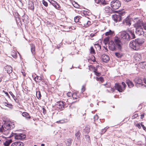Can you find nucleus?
<instances>
[{"instance_id":"obj_47","label":"nucleus","mask_w":146,"mask_h":146,"mask_svg":"<svg viewBox=\"0 0 146 146\" xmlns=\"http://www.w3.org/2000/svg\"><path fill=\"white\" fill-rule=\"evenodd\" d=\"M75 135L77 139H78V138L80 136V133L79 131H78L75 134Z\"/></svg>"},{"instance_id":"obj_16","label":"nucleus","mask_w":146,"mask_h":146,"mask_svg":"<svg viewBox=\"0 0 146 146\" xmlns=\"http://www.w3.org/2000/svg\"><path fill=\"white\" fill-rule=\"evenodd\" d=\"M12 146H24V143L21 141H17L12 144Z\"/></svg>"},{"instance_id":"obj_6","label":"nucleus","mask_w":146,"mask_h":146,"mask_svg":"<svg viewBox=\"0 0 146 146\" xmlns=\"http://www.w3.org/2000/svg\"><path fill=\"white\" fill-rule=\"evenodd\" d=\"M14 136L15 138L17 139H22L26 137V135L23 134H17L15 133H13L9 137H11Z\"/></svg>"},{"instance_id":"obj_55","label":"nucleus","mask_w":146,"mask_h":146,"mask_svg":"<svg viewBox=\"0 0 146 146\" xmlns=\"http://www.w3.org/2000/svg\"><path fill=\"white\" fill-rule=\"evenodd\" d=\"M100 0H95V3H100Z\"/></svg>"},{"instance_id":"obj_2","label":"nucleus","mask_w":146,"mask_h":146,"mask_svg":"<svg viewBox=\"0 0 146 146\" xmlns=\"http://www.w3.org/2000/svg\"><path fill=\"white\" fill-rule=\"evenodd\" d=\"M134 25L136 28V34L139 36H144V32L141 26V24H139V22H137Z\"/></svg>"},{"instance_id":"obj_39","label":"nucleus","mask_w":146,"mask_h":146,"mask_svg":"<svg viewBox=\"0 0 146 146\" xmlns=\"http://www.w3.org/2000/svg\"><path fill=\"white\" fill-rule=\"evenodd\" d=\"M36 96L38 99L40 98L41 97V95L39 91L36 92Z\"/></svg>"},{"instance_id":"obj_7","label":"nucleus","mask_w":146,"mask_h":146,"mask_svg":"<svg viewBox=\"0 0 146 146\" xmlns=\"http://www.w3.org/2000/svg\"><path fill=\"white\" fill-rule=\"evenodd\" d=\"M124 14H125L124 13H120L114 15L112 16V18L115 22H119L121 20V17Z\"/></svg>"},{"instance_id":"obj_41","label":"nucleus","mask_w":146,"mask_h":146,"mask_svg":"<svg viewBox=\"0 0 146 146\" xmlns=\"http://www.w3.org/2000/svg\"><path fill=\"white\" fill-rule=\"evenodd\" d=\"M96 80L97 81H100L101 82H103L104 81V79L102 77H97L96 78Z\"/></svg>"},{"instance_id":"obj_10","label":"nucleus","mask_w":146,"mask_h":146,"mask_svg":"<svg viewBox=\"0 0 146 146\" xmlns=\"http://www.w3.org/2000/svg\"><path fill=\"white\" fill-rule=\"evenodd\" d=\"M55 107L57 110H61L64 108V106L63 102L61 101L57 102L55 104Z\"/></svg>"},{"instance_id":"obj_38","label":"nucleus","mask_w":146,"mask_h":146,"mask_svg":"<svg viewBox=\"0 0 146 146\" xmlns=\"http://www.w3.org/2000/svg\"><path fill=\"white\" fill-rule=\"evenodd\" d=\"M72 4L74 6L75 8H78L80 7V5L77 3L75 2H74Z\"/></svg>"},{"instance_id":"obj_52","label":"nucleus","mask_w":146,"mask_h":146,"mask_svg":"<svg viewBox=\"0 0 146 146\" xmlns=\"http://www.w3.org/2000/svg\"><path fill=\"white\" fill-rule=\"evenodd\" d=\"M136 126L139 129H140L141 128V126L139 123H137L136 125Z\"/></svg>"},{"instance_id":"obj_15","label":"nucleus","mask_w":146,"mask_h":146,"mask_svg":"<svg viewBox=\"0 0 146 146\" xmlns=\"http://www.w3.org/2000/svg\"><path fill=\"white\" fill-rule=\"evenodd\" d=\"M84 25L85 27H87L91 25V22L88 21L87 19L85 18L83 21Z\"/></svg>"},{"instance_id":"obj_56","label":"nucleus","mask_w":146,"mask_h":146,"mask_svg":"<svg viewBox=\"0 0 146 146\" xmlns=\"http://www.w3.org/2000/svg\"><path fill=\"white\" fill-rule=\"evenodd\" d=\"M42 110L43 111V113L44 114H45L46 112V110L44 108H43Z\"/></svg>"},{"instance_id":"obj_28","label":"nucleus","mask_w":146,"mask_h":146,"mask_svg":"<svg viewBox=\"0 0 146 146\" xmlns=\"http://www.w3.org/2000/svg\"><path fill=\"white\" fill-rule=\"evenodd\" d=\"M31 50L32 53L33 55L35 54V46L33 44H31Z\"/></svg>"},{"instance_id":"obj_51","label":"nucleus","mask_w":146,"mask_h":146,"mask_svg":"<svg viewBox=\"0 0 146 146\" xmlns=\"http://www.w3.org/2000/svg\"><path fill=\"white\" fill-rule=\"evenodd\" d=\"M141 126L142 127L143 129L146 131V127L144 126V125H143L142 123H141Z\"/></svg>"},{"instance_id":"obj_46","label":"nucleus","mask_w":146,"mask_h":146,"mask_svg":"<svg viewBox=\"0 0 146 146\" xmlns=\"http://www.w3.org/2000/svg\"><path fill=\"white\" fill-rule=\"evenodd\" d=\"M74 21L75 22H78L79 21V17H78L76 16L74 18Z\"/></svg>"},{"instance_id":"obj_26","label":"nucleus","mask_w":146,"mask_h":146,"mask_svg":"<svg viewBox=\"0 0 146 146\" xmlns=\"http://www.w3.org/2000/svg\"><path fill=\"white\" fill-rule=\"evenodd\" d=\"M12 142V140L11 139L6 140L4 143L5 146H9Z\"/></svg>"},{"instance_id":"obj_30","label":"nucleus","mask_w":146,"mask_h":146,"mask_svg":"<svg viewBox=\"0 0 146 146\" xmlns=\"http://www.w3.org/2000/svg\"><path fill=\"white\" fill-rule=\"evenodd\" d=\"M67 121H68L67 119H64L60 120L59 121H57L56 123H63L67 122Z\"/></svg>"},{"instance_id":"obj_36","label":"nucleus","mask_w":146,"mask_h":146,"mask_svg":"<svg viewBox=\"0 0 146 146\" xmlns=\"http://www.w3.org/2000/svg\"><path fill=\"white\" fill-rule=\"evenodd\" d=\"M115 54L116 56L118 58H121L123 56V54L121 53H120L119 52H116L115 53Z\"/></svg>"},{"instance_id":"obj_9","label":"nucleus","mask_w":146,"mask_h":146,"mask_svg":"<svg viewBox=\"0 0 146 146\" xmlns=\"http://www.w3.org/2000/svg\"><path fill=\"white\" fill-rule=\"evenodd\" d=\"M134 81L135 83V86L137 87H140L143 85L142 80L139 78H135Z\"/></svg>"},{"instance_id":"obj_62","label":"nucleus","mask_w":146,"mask_h":146,"mask_svg":"<svg viewBox=\"0 0 146 146\" xmlns=\"http://www.w3.org/2000/svg\"><path fill=\"white\" fill-rule=\"evenodd\" d=\"M124 0L125 1L129 2L130 1H131V0Z\"/></svg>"},{"instance_id":"obj_63","label":"nucleus","mask_w":146,"mask_h":146,"mask_svg":"<svg viewBox=\"0 0 146 146\" xmlns=\"http://www.w3.org/2000/svg\"><path fill=\"white\" fill-rule=\"evenodd\" d=\"M144 81V83L146 84V79H145Z\"/></svg>"},{"instance_id":"obj_34","label":"nucleus","mask_w":146,"mask_h":146,"mask_svg":"<svg viewBox=\"0 0 146 146\" xmlns=\"http://www.w3.org/2000/svg\"><path fill=\"white\" fill-rule=\"evenodd\" d=\"M104 44L106 45L107 44H108L109 42V38L108 37H106L104 38Z\"/></svg>"},{"instance_id":"obj_3","label":"nucleus","mask_w":146,"mask_h":146,"mask_svg":"<svg viewBox=\"0 0 146 146\" xmlns=\"http://www.w3.org/2000/svg\"><path fill=\"white\" fill-rule=\"evenodd\" d=\"M126 86L125 82H122V85L118 83H115V88L116 90H117L119 92H122L125 89Z\"/></svg>"},{"instance_id":"obj_54","label":"nucleus","mask_w":146,"mask_h":146,"mask_svg":"<svg viewBox=\"0 0 146 146\" xmlns=\"http://www.w3.org/2000/svg\"><path fill=\"white\" fill-rule=\"evenodd\" d=\"M89 13H90V12L88 11H84V13L85 14L88 15V14H89Z\"/></svg>"},{"instance_id":"obj_19","label":"nucleus","mask_w":146,"mask_h":146,"mask_svg":"<svg viewBox=\"0 0 146 146\" xmlns=\"http://www.w3.org/2000/svg\"><path fill=\"white\" fill-rule=\"evenodd\" d=\"M28 8L31 10H33L34 9V3L32 1H30L28 4Z\"/></svg>"},{"instance_id":"obj_48","label":"nucleus","mask_w":146,"mask_h":146,"mask_svg":"<svg viewBox=\"0 0 146 146\" xmlns=\"http://www.w3.org/2000/svg\"><path fill=\"white\" fill-rule=\"evenodd\" d=\"M85 90L86 88L85 86H83L81 88V93H83V92L85 91Z\"/></svg>"},{"instance_id":"obj_61","label":"nucleus","mask_w":146,"mask_h":146,"mask_svg":"<svg viewBox=\"0 0 146 146\" xmlns=\"http://www.w3.org/2000/svg\"><path fill=\"white\" fill-rule=\"evenodd\" d=\"M144 117V115L143 114H142L141 115V118L142 119Z\"/></svg>"},{"instance_id":"obj_32","label":"nucleus","mask_w":146,"mask_h":146,"mask_svg":"<svg viewBox=\"0 0 146 146\" xmlns=\"http://www.w3.org/2000/svg\"><path fill=\"white\" fill-rule=\"evenodd\" d=\"M83 131L86 133H88L90 131V129L88 127H85Z\"/></svg>"},{"instance_id":"obj_29","label":"nucleus","mask_w":146,"mask_h":146,"mask_svg":"<svg viewBox=\"0 0 146 146\" xmlns=\"http://www.w3.org/2000/svg\"><path fill=\"white\" fill-rule=\"evenodd\" d=\"M22 115L23 117H26L27 118H30V116L29 114L26 112H24L22 113Z\"/></svg>"},{"instance_id":"obj_12","label":"nucleus","mask_w":146,"mask_h":146,"mask_svg":"<svg viewBox=\"0 0 146 146\" xmlns=\"http://www.w3.org/2000/svg\"><path fill=\"white\" fill-rule=\"evenodd\" d=\"M132 20V19L130 17L128 16L123 21V23L126 25L130 26L131 25V22Z\"/></svg>"},{"instance_id":"obj_11","label":"nucleus","mask_w":146,"mask_h":146,"mask_svg":"<svg viewBox=\"0 0 146 146\" xmlns=\"http://www.w3.org/2000/svg\"><path fill=\"white\" fill-rule=\"evenodd\" d=\"M114 42L116 47L119 50H120L121 47V42L120 40L117 37L115 38Z\"/></svg>"},{"instance_id":"obj_4","label":"nucleus","mask_w":146,"mask_h":146,"mask_svg":"<svg viewBox=\"0 0 146 146\" xmlns=\"http://www.w3.org/2000/svg\"><path fill=\"white\" fill-rule=\"evenodd\" d=\"M119 35L120 36L122 40L125 41H127L129 40V35L127 33V31H122L119 33Z\"/></svg>"},{"instance_id":"obj_33","label":"nucleus","mask_w":146,"mask_h":146,"mask_svg":"<svg viewBox=\"0 0 146 146\" xmlns=\"http://www.w3.org/2000/svg\"><path fill=\"white\" fill-rule=\"evenodd\" d=\"M113 33V31H112L111 30H109V31L105 33V35L106 36H108L109 35H112Z\"/></svg>"},{"instance_id":"obj_13","label":"nucleus","mask_w":146,"mask_h":146,"mask_svg":"<svg viewBox=\"0 0 146 146\" xmlns=\"http://www.w3.org/2000/svg\"><path fill=\"white\" fill-rule=\"evenodd\" d=\"M127 32L129 35L128 36H129V40L135 38L134 31L129 29L127 31Z\"/></svg>"},{"instance_id":"obj_43","label":"nucleus","mask_w":146,"mask_h":146,"mask_svg":"<svg viewBox=\"0 0 146 146\" xmlns=\"http://www.w3.org/2000/svg\"><path fill=\"white\" fill-rule=\"evenodd\" d=\"M108 128L106 127H105L104 129H102L101 131V134H103L105 133L106 131Z\"/></svg>"},{"instance_id":"obj_49","label":"nucleus","mask_w":146,"mask_h":146,"mask_svg":"<svg viewBox=\"0 0 146 146\" xmlns=\"http://www.w3.org/2000/svg\"><path fill=\"white\" fill-rule=\"evenodd\" d=\"M76 94V93H74L72 94V96L73 99H77V98Z\"/></svg>"},{"instance_id":"obj_24","label":"nucleus","mask_w":146,"mask_h":146,"mask_svg":"<svg viewBox=\"0 0 146 146\" xmlns=\"http://www.w3.org/2000/svg\"><path fill=\"white\" fill-rule=\"evenodd\" d=\"M105 11L106 13H112V11L110 7L108 6H106L104 8Z\"/></svg>"},{"instance_id":"obj_37","label":"nucleus","mask_w":146,"mask_h":146,"mask_svg":"<svg viewBox=\"0 0 146 146\" xmlns=\"http://www.w3.org/2000/svg\"><path fill=\"white\" fill-rule=\"evenodd\" d=\"M9 94L12 96L14 100L16 102H18V100L16 98L15 96L13 95L12 92H9Z\"/></svg>"},{"instance_id":"obj_18","label":"nucleus","mask_w":146,"mask_h":146,"mask_svg":"<svg viewBox=\"0 0 146 146\" xmlns=\"http://www.w3.org/2000/svg\"><path fill=\"white\" fill-rule=\"evenodd\" d=\"M137 42L138 44L140 46L143 44L145 41V39L143 38H138L135 39Z\"/></svg>"},{"instance_id":"obj_50","label":"nucleus","mask_w":146,"mask_h":146,"mask_svg":"<svg viewBox=\"0 0 146 146\" xmlns=\"http://www.w3.org/2000/svg\"><path fill=\"white\" fill-rule=\"evenodd\" d=\"M3 104L5 106H7V107H9V106H11V104H9L7 103L6 102H3Z\"/></svg>"},{"instance_id":"obj_21","label":"nucleus","mask_w":146,"mask_h":146,"mask_svg":"<svg viewBox=\"0 0 146 146\" xmlns=\"http://www.w3.org/2000/svg\"><path fill=\"white\" fill-rule=\"evenodd\" d=\"M134 58L137 61L139 60L141 58L140 54L138 53H136L134 56Z\"/></svg>"},{"instance_id":"obj_22","label":"nucleus","mask_w":146,"mask_h":146,"mask_svg":"<svg viewBox=\"0 0 146 146\" xmlns=\"http://www.w3.org/2000/svg\"><path fill=\"white\" fill-rule=\"evenodd\" d=\"M51 3L56 8H59L60 6L55 1L53 0H51Z\"/></svg>"},{"instance_id":"obj_1","label":"nucleus","mask_w":146,"mask_h":146,"mask_svg":"<svg viewBox=\"0 0 146 146\" xmlns=\"http://www.w3.org/2000/svg\"><path fill=\"white\" fill-rule=\"evenodd\" d=\"M5 128H1V134H3L5 135H7L9 133V130L13 129L15 125L13 122L11 121L6 123L5 125Z\"/></svg>"},{"instance_id":"obj_57","label":"nucleus","mask_w":146,"mask_h":146,"mask_svg":"<svg viewBox=\"0 0 146 146\" xmlns=\"http://www.w3.org/2000/svg\"><path fill=\"white\" fill-rule=\"evenodd\" d=\"M138 116V115L137 114H135L133 116V118H135L137 117Z\"/></svg>"},{"instance_id":"obj_53","label":"nucleus","mask_w":146,"mask_h":146,"mask_svg":"<svg viewBox=\"0 0 146 146\" xmlns=\"http://www.w3.org/2000/svg\"><path fill=\"white\" fill-rule=\"evenodd\" d=\"M98 117L97 115H96L94 116V119L95 120L98 119Z\"/></svg>"},{"instance_id":"obj_64","label":"nucleus","mask_w":146,"mask_h":146,"mask_svg":"<svg viewBox=\"0 0 146 146\" xmlns=\"http://www.w3.org/2000/svg\"><path fill=\"white\" fill-rule=\"evenodd\" d=\"M41 146H44V144H41Z\"/></svg>"},{"instance_id":"obj_40","label":"nucleus","mask_w":146,"mask_h":146,"mask_svg":"<svg viewBox=\"0 0 146 146\" xmlns=\"http://www.w3.org/2000/svg\"><path fill=\"white\" fill-rule=\"evenodd\" d=\"M100 3L103 5H105L107 4V2L105 0H100Z\"/></svg>"},{"instance_id":"obj_45","label":"nucleus","mask_w":146,"mask_h":146,"mask_svg":"<svg viewBox=\"0 0 146 146\" xmlns=\"http://www.w3.org/2000/svg\"><path fill=\"white\" fill-rule=\"evenodd\" d=\"M42 3L43 4V5L46 7H47L48 6V3H47L46 2L45 0H43L42 1Z\"/></svg>"},{"instance_id":"obj_25","label":"nucleus","mask_w":146,"mask_h":146,"mask_svg":"<svg viewBox=\"0 0 146 146\" xmlns=\"http://www.w3.org/2000/svg\"><path fill=\"white\" fill-rule=\"evenodd\" d=\"M34 79L35 81L38 82H40L41 81L42 82H44L43 79H42L40 77L37 76L35 77Z\"/></svg>"},{"instance_id":"obj_31","label":"nucleus","mask_w":146,"mask_h":146,"mask_svg":"<svg viewBox=\"0 0 146 146\" xmlns=\"http://www.w3.org/2000/svg\"><path fill=\"white\" fill-rule=\"evenodd\" d=\"M137 22H139V24H141V25H142L144 29L146 30V23L141 22V21H140Z\"/></svg>"},{"instance_id":"obj_59","label":"nucleus","mask_w":146,"mask_h":146,"mask_svg":"<svg viewBox=\"0 0 146 146\" xmlns=\"http://www.w3.org/2000/svg\"><path fill=\"white\" fill-rule=\"evenodd\" d=\"M67 95H68V96L70 97V95H71V93L70 92H68V93H67Z\"/></svg>"},{"instance_id":"obj_58","label":"nucleus","mask_w":146,"mask_h":146,"mask_svg":"<svg viewBox=\"0 0 146 146\" xmlns=\"http://www.w3.org/2000/svg\"><path fill=\"white\" fill-rule=\"evenodd\" d=\"M95 35V34H91L90 35V36L91 37H94Z\"/></svg>"},{"instance_id":"obj_14","label":"nucleus","mask_w":146,"mask_h":146,"mask_svg":"<svg viewBox=\"0 0 146 146\" xmlns=\"http://www.w3.org/2000/svg\"><path fill=\"white\" fill-rule=\"evenodd\" d=\"M109 48L111 51H114L116 50V47L114 42L111 41L108 44Z\"/></svg>"},{"instance_id":"obj_20","label":"nucleus","mask_w":146,"mask_h":146,"mask_svg":"<svg viewBox=\"0 0 146 146\" xmlns=\"http://www.w3.org/2000/svg\"><path fill=\"white\" fill-rule=\"evenodd\" d=\"M126 82L129 88H131L134 86V85L132 82L129 80H126Z\"/></svg>"},{"instance_id":"obj_35","label":"nucleus","mask_w":146,"mask_h":146,"mask_svg":"<svg viewBox=\"0 0 146 146\" xmlns=\"http://www.w3.org/2000/svg\"><path fill=\"white\" fill-rule=\"evenodd\" d=\"M85 139H86V141L88 143H90L91 141L90 140V137L88 135H85Z\"/></svg>"},{"instance_id":"obj_17","label":"nucleus","mask_w":146,"mask_h":146,"mask_svg":"<svg viewBox=\"0 0 146 146\" xmlns=\"http://www.w3.org/2000/svg\"><path fill=\"white\" fill-rule=\"evenodd\" d=\"M102 58L103 61L104 62H107L109 61L110 60V58L109 56L106 55H103L102 56Z\"/></svg>"},{"instance_id":"obj_23","label":"nucleus","mask_w":146,"mask_h":146,"mask_svg":"<svg viewBox=\"0 0 146 146\" xmlns=\"http://www.w3.org/2000/svg\"><path fill=\"white\" fill-rule=\"evenodd\" d=\"M5 69L8 73L9 74L11 73L12 71V68L11 66H8L6 67Z\"/></svg>"},{"instance_id":"obj_8","label":"nucleus","mask_w":146,"mask_h":146,"mask_svg":"<svg viewBox=\"0 0 146 146\" xmlns=\"http://www.w3.org/2000/svg\"><path fill=\"white\" fill-rule=\"evenodd\" d=\"M129 45L132 48L135 50H137L139 48V46L135 40L130 42Z\"/></svg>"},{"instance_id":"obj_60","label":"nucleus","mask_w":146,"mask_h":146,"mask_svg":"<svg viewBox=\"0 0 146 146\" xmlns=\"http://www.w3.org/2000/svg\"><path fill=\"white\" fill-rule=\"evenodd\" d=\"M142 64H143L145 66L146 65V62H142Z\"/></svg>"},{"instance_id":"obj_42","label":"nucleus","mask_w":146,"mask_h":146,"mask_svg":"<svg viewBox=\"0 0 146 146\" xmlns=\"http://www.w3.org/2000/svg\"><path fill=\"white\" fill-rule=\"evenodd\" d=\"M90 53L92 54H94L95 53V50L92 46L90 47Z\"/></svg>"},{"instance_id":"obj_27","label":"nucleus","mask_w":146,"mask_h":146,"mask_svg":"<svg viewBox=\"0 0 146 146\" xmlns=\"http://www.w3.org/2000/svg\"><path fill=\"white\" fill-rule=\"evenodd\" d=\"M72 140L71 139H67L65 141V143L67 146H70L71 145Z\"/></svg>"},{"instance_id":"obj_44","label":"nucleus","mask_w":146,"mask_h":146,"mask_svg":"<svg viewBox=\"0 0 146 146\" xmlns=\"http://www.w3.org/2000/svg\"><path fill=\"white\" fill-rule=\"evenodd\" d=\"M94 72L95 74L97 76H100L101 73L99 72H98L97 71H96V70H94Z\"/></svg>"},{"instance_id":"obj_5","label":"nucleus","mask_w":146,"mask_h":146,"mask_svg":"<svg viewBox=\"0 0 146 146\" xmlns=\"http://www.w3.org/2000/svg\"><path fill=\"white\" fill-rule=\"evenodd\" d=\"M111 7L113 9H117L121 6V3L118 0H113L111 3Z\"/></svg>"}]
</instances>
